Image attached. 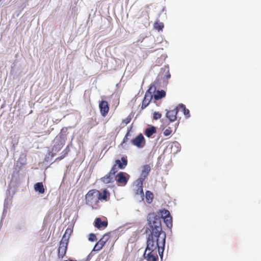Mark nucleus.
I'll return each mask as SVG.
<instances>
[{
  "instance_id": "c9c22d12",
  "label": "nucleus",
  "mask_w": 261,
  "mask_h": 261,
  "mask_svg": "<svg viewBox=\"0 0 261 261\" xmlns=\"http://www.w3.org/2000/svg\"><path fill=\"white\" fill-rule=\"evenodd\" d=\"M172 131L170 129H166L163 133V134L165 136H169Z\"/></svg>"
},
{
  "instance_id": "1a4fd4ad",
  "label": "nucleus",
  "mask_w": 261,
  "mask_h": 261,
  "mask_svg": "<svg viewBox=\"0 0 261 261\" xmlns=\"http://www.w3.org/2000/svg\"><path fill=\"white\" fill-rule=\"evenodd\" d=\"M166 117L169 120L170 122H173L175 121L177 119L178 109L175 108L172 110H166Z\"/></svg>"
},
{
  "instance_id": "4468645a",
  "label": "nucleus",
  "mask_w": 261,
  "mask_h": 261,
  "mask_svg": "<svg viewBox=\"0 0 261 261\" xmlns=\"http://www.w3.org/2000/svg\"><path fill=\"white\" fill-rule=\"evenodd\" d=\"M115 163L119 168L123 169L127 164L126 158L122 156L121 158V160H116Z\"/></svg>"
},
{
  "instance_id": "412c9836",
  "label": "nucleus",
  "mask_w": 261,
  "mask_h": 261,
  "mask_svg": "<svg viewBox=\"0 0 261 261\" xmlns=\"http://www.w3.org/2000/svg\"><path fill=\"white\" fill-rule=\"evenodd\" d=\"M166 96V92L164 90H157L156 93L153 95L155 100H159Z\"/></svg>"
},
{
  "instance_id": "6ab92c4d",
  "label": "nucleus",
  "mask_w": 261,
  "mask_h": 261,
  "mask_svg": "<svg viewBox=\"0 0 261 261\" xmlns=\"http://www.w3.org/2000/svg\"><path fill=\"white\" fill-rule=\"evenodd\" d=\"M34 190L40 194H43L45 192L43 185L41 182H38L34 185Z\"/></svg>"
},
{
  "instance_id": "39448f33",
  "label": "nucleus",
  "mask_w": 261,
  "mask_h": 261,
  "mask_svg": "<svg viewBox=\"0 0 261 261\" xmlns=\"http://www.w3.org/2000/svg\"><path fill=\"white\" fill-rule=\"evenodd\" d=\"M131 142L133 145L139 148H143L145 144L144 137L142 134H139L134 139H132Z\"/></svg>"
},
{
  "instance_id": "20e7f679",
  "label": "nucleus",
  "mask_w": 261,
  "mask_h": 261,
  "mask_svg": "<svg viewBox=\"0 0 261 261\" xmlns=\"http://www.w3.org/2000/svg\"><path fill=\"white\" fill-rule=\"evenodd\" d=\"M98 191L96 190H90L86 195V201L87 204H92L97 200Z\"/></svg>"
},
{
  "instance_id": "a878e982",
  "label": "nucleus",
  "mask_w": 261,
  "mask_h": 261,
  "mask_svg": "<svg viewBox=\"0 0 261 261\" xmlns=\"http://www.w3.org/2000/svg\"><path fill=\"white\" fill-rule=\"evenodd\" d=\"M164 221L167 227L171 229L172 227V219L171 216L166 217V218L164 219Z\"/></svg>"
},
{
  "instance_id": "473e14b6",
  "label": "nucleus",
  "mask_w": 261,
  "mask_h": 261,
  "mask_svg": "<svg viewBox=\"0 0 261 261\" xmlns=\"http://www.w3.org/2000/svg\"><path fill=\"white\" fill-rule=\"evenodd\" d=\"M130 136V134L129 133V132H128L125 136H124V138H123V141H122V143L121 144L122 145H123V144L125 143L126 142H127L128 141V140H129V138L128 137Z\"/></svg>"
},
{
  "instance_id": "e433bc0d",
  "label": "nucleus",
  "mask_w": 261,
  "mask_h": 261,
  "mask_svg": "<svg viewBox=\"0 0 261 261\" xmlns=\"http://www.w3.org/2000/svg\"><path fill=\"white\" fill-rule=\"evenodd\" d=\"M131 120V118L130 117H127L125 119L123 120V122L126 124H127L130 122Z\"/></svg>"
},
{
  "instance_id": "b1692460",
  "label": "nucleus",
  "mask_w": 261,
  "mask_h": 261,
  "mask_svg": "<svg viewBox=\"0 0 261 261\" xmlns=\"http://www.w3.org/2000/svg\"><path fill=\"white\" fill-rule=\"evenodd\" d=\"M145 198L148 203H151L153 198L152 193L150 191H147L145 193Z\"/></svg>"
},
{
  "instance_id": "7ed1b4c3",
  "label": "nucleus",
  "mask_w": 261,
  "mask_h": 261,
  "mask_svg": "<svg viewBox=\"0 0 261 261\" xmlns=\"http://www.w3.org/2000/svg\"><path fill=\"white\" fill-rule=\"evenodd\" d=\"M156 90V87L154 85H151L146 92L144 99L142 101L141 109L143 110L146 108L150 103L153 98L152 93H154Z\"/></svg>"
},
{
  "instance_id": "c756f323",
  "label": "nucleus",
  "mask_w": 261,
  "mask_h": 261,
  "mask_svg": "<svg viewBox=\"0 0 261 261\" xmlns=\"http://www.w3.org/2000/svg\"><path fill=\"white\" fill-rule=\"evenodd\" d=\"M88 240L90 242H94L97 240L96 236L94 233H91L89 235Z\"/></svg>"
},
{
  "instance_id": "ea45409f",
  "label": "nucleus",
  "mask_w": 261,
  "mask_h": 261,
  "mask_svg": "<svg viewBox=\"0 0 261 261\" xmlns=\"http://www.w3.org/2000/svg\"><path fill=\"white\" fill-rule=\"evenodd\" d=\"M64 156H61L60 158H58L57 159L61 160L62 159Z\"/></svg>"
},
{
  "instance_id": "a211bd4d",
  "label": "nucleus",
  "mask_w": 261,
  "mask_h": 261,
  "mask_svg": "<svg viewBox=\"0 0 261 261\" xmlns=\"http://www.w3.org/2000/svg\"><path fill=\"white\" fill-rule=\"evenodd\" d=\"M176 108L178 109V111L179 109H181L184 114L185 115L186 118H188L190 117V111L188 109H186V106L182 104H179Z\"/></svg>"
},
{
  "instance_id": "0eeeda50",
  "label": "nucleus",
  "mask_w": 261,
  "mask_h": 261,
  "mask_svg": "<svg viewBox=\"0 0 261 261\" xmlns=\"http://www.w3.org/2000/svg\"><path fill=\"white\" fill-rule=\"evenodd\" d=\"M109 239V236L108 234H105L102 238L100 239L94 245L92 251H99L102 247L105 245L106 243Z\"/></svg>"
},
{
  "instance_id": "f704fd0d",
  "label": "nucleus",
  "mask_w": 261,
  "mask_h": 261,
  "mask_svg": "<svg viewBox=\"0 0 261 261\" xmlns=\"http://www.w3.org/2000/svg\"><path fill=\"white\" fill-rule=\"evenodd\" d=\"M67 128H63L61 129V133L59 136H63L64 140H65V137L66 135V133L67 132Z\"/></svg>"
},
{
  "instance_id": "cd10ccee",
  "label": "nucleus",
  "mask_w": 261,
  "mask_h": 261,
  "mask_svg": "<svg viewBox=\"0 0 261 261\" xmlns=\"http://www.w3.org/2000/svg\"><path fill=\"white\" fill-rule=\"evenodd\" d=\"M9 204V202L8 199L7 198L5 199V202H4V210H3V216H2L1 221L3 219V217H5L6 215L5 213H6V210L8 208Z\"/></svg>"
},
{
  "instance_id": "6e6552de",
  "label": "nucleus",
  "mask_w": 261,
  "mask_h": 261,
  "mask_svg": "<svg viewBox=\"0 0 261 261\" xmlns=\"http://www.w3.org/2000/svg\"><path fill=\"white\" fill-rule=\"evenodd\" d=\"M24 68V65L23 64L16 61L13 64L11 68V72L13 74H19L23 72Z\"/></svg>"
},
{
  "instance_id": "72a5a7b5",
  "label": "nucleus",
  "mask_w": 261,
  "mask_h": 261,
  "mask_svg": "<svg viewBox=\"0 0 261 261\" xmlns=\"http://www.w3.org/2000/svg\"><path fill=\"white\" fill-rule=\"evenodd\" d=\"M162 215L164 216V218H166V217H170L171 216L168 210H164L162 212Z\"/></svg>"
},
{
  "instance_id": "aec40b11",
  "label": "nucleus",
  "mask_w": 261,
  "mask_h": 261,
  "mask_svg": "<svg viewBox=\"0 0 261 261\" xmlns=\"http://www.w3.org/2000/svg\"><path fill=\"white\" fill-rule=\"evenodd\" d=\"M147 261H158V256L157 254H154L153 252L149 251L146 253V257Z\"/></svg>"
},
{
  "instance_id": "7c9ffc66",
  "label": "nucleus",
  "mask_w": 261,
  "mask_h": 261,
  "mask_svg": "<svg viewBox=\"0 0 261 261\" xmlns=\"http://www.w3.org/2000/svg\"><path fill=\"white\" fill-rule=\"evenodd\" d=\"M162 114L159 112H154L153 114V118L154 120H158L161 118Z\"/></svg>"
},
{
  "instance_id": "9b49d317",
  "label": "nucleus",
  "mask_w": 261,
  "mask_h": 261,
  "mask_svg": "<svg viewBox=\"0 0 261 261\" xmlns=\"http://www.w3.org/2000/svg\"><path fill=\"white\" fill-rule=\"evenodd\" d=\"M99 108L101 115L105 116L108 113L109 110V106L108 103L106 100H102L99 104Z\"/></svg>"
},
{
  "instance_id": "f03ea898",
  "label": "nucleus",
  "mask_w": 261,
  "mask_h": 261,
  "mask_svg": "<svg viewBox=\"0 0 261 261\" xmlns=\"http://www.w3.org/2000/svg\"><path fill=\"white\" fill-rule=\"evenodd\" d=\"M64 143L65 140H64L63 136H56L53 142L52 150L48 153L47 158L48 159L49 156L53 158L56 155L57 152L61 150Z\"/></svg>"
},
{
  "instance_id": "f3484780",
  "label": "nucleus",
  "mask_w": 261,
  "mask_h": 261,
  "mask_svg": "<svg viewBox=\"0 0 261 261\" xmlns=\"http://www.w3.org/2000/svg\"><path fill=\"white\" fill-rule=\"evenodd\" d=\"M181 146L180 144L177 142H174L171 146V152L173 154H176L180 151Z\"/></svg>"
},
{
  "instance_id": "9d476101",
  "label": "nucleus",
  "mask_w": 261,
  "mask_h": 261,
  "mask_svg": "<svg viewBox=\"0 0 261 261\" xmlns=\"http://www.w3.org/2000/svg\"><path fill=\"white\" fill-rule=\"evenodd\" d=\"M129 176L128 174L123 172H120L117 175L116 181L123 185H125L127 182Z\"/></svg>"
},
{
  "instance_id": "393cba45",
  "label": "nucleus",
  "mask_w": 261,
  "mask_h": 261,
  "mask_svg": "<svg viewBox=\"0 0 261 261\" xmlns=\"http://www.w3.org/2000/svg\"><path fill=\"white\" fill-rule=\"evenodd\" d=\"M72 228L68 227L66 229L62 239H64L65 240H66V241H68L69 239L71 233H72Z\"/></svg>"
},
{
  "instance_id": "dca6fc26",
  "label": "nucleus",
  "mask_w": 261,
  "mask_h": 261,
  "mask_svg": "<svg viewBox=\"0 0 261 261\" xmlns=\"http://www.w3.org/2000/svg\"><path fill=\"white\" fill-rule=\"evenodd\" d=\"M136 195V198L138 199L140 202L143 201L144 198V194L143 188L137 187Z\"/></svg>"
},
{
  "instance_id": "f257e3e1",
  "label": "nucleus",
  "mask_w": 261,
  "mask_h": 261,
  "mask_svg": "<svg viewBox=\"0 0 261 261\" xmlns=\"http://www.w3.org/2000/svg\"><path fill=\"white\" fill-rule=\"evenodd\" d=\"M149 227L145 229L147 234L146 246L143 253V257H146L147 251L154 252L156 248L161 259L166 243V233L162 230L161 218L154 213L149 214L147 216Z\"/></svg>"
},
{
  "instance_id": "ddd939ff",
  "label": "nucleus",
  "mask_w": 261,
  "mask_h": 261,
  "mask_svg": "<svg viewBox=\"0 0 261 261\" xmlns=\"http://www.w3.org/2000/svg\"><path fill=\"white\" fill-rule=\"evenodd\" d=\"M108 226L107 221H102L100 218H97L94 221V226L98 229H100L102 227H106Z\"/></svg>"
},
{
  "instance_id": "4c0bfd02",
  "label": "nucleus",
  "mask_w": 261,
  "mask_h": 261,
  "mask_svg": "<svg viewBox=\"0 0 261 261\" xmlns=\"http://www.w3.org/2000/svg\"><path fill=\"white\" fill-rule=\"evenodd\" d=\"M165 76L167 79H169L171 77V74L169 72V70L168 69L167 72L166 73Z\"/></svg>"
},
{
  "instance_id": "f8f14e48",
  "label": "nucleus",
  "mask_w": 261,
  "mask_h": 261,
  "mask_svg": "<svg viewBox=\"0 0 261 261\" xmlns=\"http://www.w3.org/2000/svg\"><path fill=\"white\" fill-rule=\"evenodd\" d=\"M115 179V176L114 175H111L110 173H108L105 176L100 178V180L104 184H109L114 181Z\"/></svg>"
},
{
  "instance_id": "58836bf2",
  "label": "nucleus",
  "mask_w": 261,
  "mask_h": 261,
  "mask_svg": "<svg viewBox=\"0 0 261 261\" xmlns=\"http://www.w3.org/2000/svg\"><path fill=\"white\" fill-rule=\"evenodd\" d=\"M90 259H91V256H90V255H88L87 256V257L86 258H85V259H83V260L84 261H89Z\"/></svg>"
},
{
  "instance_id": "2eb2a0df",
  "label": "nucleus",
  "mask_w": 261,
  "mask_h": 261,
  "mask_svg": "<svg viewBox=\"0 0 261 261\" xmlns=\"http://www.w3.org/2000/svg\"><path fill=\"white\" fill-rule=\"evenodd\" d=\"M150 170H151V168L149 165L146 164V165H143L142 167L141 176L143 177V178H146L147 177L148 175L149 174V173L150 172Z\"/></svg>"
},
{
  "instance_id": "5701e85b",
  "label": "nucleus",
  "mask_w": 261,
  "mask_h": 261,
  "mask_svg": "<svg viewBox=\"0 0 261 261\" xmlns=\"http://www.w3.org/2000/svg\"><path fill=\"white\" fill-rule=\"evenodd\" d=\"M108 191L105 189L102 192H100L98 191V194H97V200H106L107 198Z\"/></svg>"
},
{
  "instance_id": "c85d7f7f",
  "label": "nucleus",
  "mask_w": 261,
  "mask_h": 261,
  "mask_svg": "<svg viewBox=\"0 0 261 261\" xmlns=\"http://www.w3.org/2000/svg\"><path fill=\"white\" fill-rule=\"evenodd\" d=\"M154 27L155 29L158 30L159 31L162 30L164 28V24L162 22H156L154 24Z\"/></svg>"
},
{
  "instance_id": "4be33fe9",
  "label": "nucleus",
  "mask_w": 261,
  "mask_h": 261,
  "mask_svg": "<svg viewBox=\"0 0 261 261\" xmlns=\"http://www.w3.org/2000/svg\"><path fill=\"white\" fill-rule=\"evenodd\" d=\"M156 133V127L154 126H151L150 127L147 128L145 130V135L148 138L151 137V136Z\"/></svg>"
},
{
  "instance_id": "bb28decb",
  "label": "nucleus",
  "mask_w": 261,
  "mask_h": 261,
  "mask_svg": "<svg viewBox=\"0 0 261 261\" xmlns=\"http://www.w3.org/2000/svg\"><path fill=\"white\" fill-rule=\"evenodd\" d=\"M145 178H143V177L140 176L136 181V187L143 188V181Z\"/></svg>"
},
{
  "instance_id": "2f4dec72",
  "label": "nucleus",
  "mask_w": 261,
  "mask_h": 261,
  "mask_svg": "<svg viewBox=\"0 0 261 261\" xmlns=\"http://www.w3.org/2000/svg\"><path fill=\"white\" fill-rule=\"evenodd\" d=\"M116 166H117L116 164L114 165L111 168V169L110 171L109 172V173H110L111 175H114V176H115V174L117 171V168Z\"/></svg>"
},
{
  "instance_id": "423d86ee",
  "label": "nucleus",
  "mask_w": 261,
  "mask_h": 261,
  "mask_svg": "<svg viewBox=\"0 0 261 261\" xmlns=\"http://www.w3.org/2000/svg\"><path fill=\"white\" fill-rule=\"evenodd\" d=\"M68 244V241H66L64 239H62L60 242L58 248V256L59 257L63 258L66 254Z\"/></svg>"
}]
</instances>
